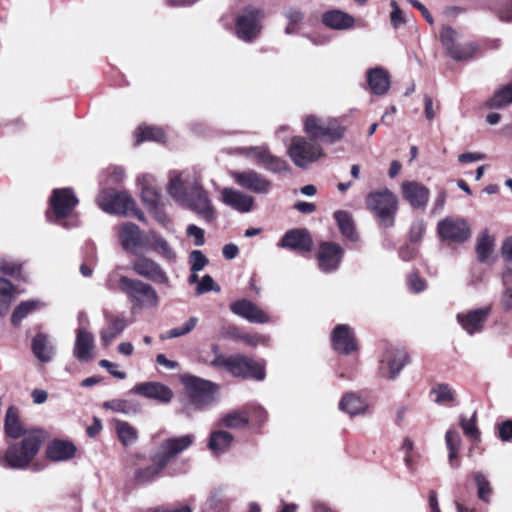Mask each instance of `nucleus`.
Masks as SVG:
<instances>
[{
  "label": "nucleus",
  "mask_w": 512,
  "mask_h": 512,
  "mask_svg": "<svg viewBox=\"0 0 512 512\" xmlns=\"http://www.w3.org/2000/svg\"><path fill=\"white\" fill-rule=\"evenodd\" d=\"M304 130L310 140L296 136L292 138L288 147L289 157L300 168L307 167L324 155L321 146L312 141L321 140L334 143L340 140L345 133V127L341 126L336 119L326 120L314 115L305 119Z\"/></svg>",
  "instance_id": "f257e3e1"
},
{
  "label": "nucleus",
  "mask_w": 512,
  "mask_h": 512,
  "mask_svg": "<svg viewBox=\"0 0 512 512\" xmlns=\"http://www.w3.org/2000/svg\"><path fill=\"white\" fill-rule=\"evenodd\" d=\"M167 191L177 203L189 208L207 223L215 219V208L196 173L171 171Z\"/></svg>",
  "instance_id": "f03ea898"
},
{
  "label": "nucleus",
  "mask_w": 512,
  "mask_h": 512,
  "mask_svg": "<svg viewBox=\"0 0 512 512\" xmlns=\"http://www.w3.org/2000/svg\"><path fill=\"white\" fill-rule=\"evenodd\" d=\"M194 440V435L186 434L162 441L157 450L150 455L151 465L136 470L135 481L139 484H147L157 479L172 459L187 450Z\"/></svg>",
  "instance_id": "7ed1b4c3"
},
{
  "label": "nucleus",
  "mask_w": 512,
  "mask_h": 512,
  "mask_svg": "<svg viewBox=\"0 0 512 512\" xmlns=\"http://www.w3.org/2000/svg\"><path fill=\"white\" fill-rule=\"evenodd\" d=\"M42 430H30L24 433L20 443L11 444L0 454V465L5 468L25 470L38 453L44 440Z\"/></svg>",
  "instance_id": "20e7f679"
},
{
  "label": "nucleus",
  "mask_w": 512,
  "mask_h": 512,
  "mask_svg": "<svg viewBox=\"0 0 512 512\" xmlns=\"http://www.w3.org/2000/svg\"><path fill=\"white\" fill-rule=\"evenodd\" d=\"M119 289L127 296L133 312L143 309H154L159 305L160 298L155 288L142 280L121 276Z\"/></svg>",
  "instance_id": "39448f33"
},
{
  "label": "nucleus",
  "mask_w": 512,
  "mask_h": 512,
  "mask_svg": "<svg viewBox=\"0 0 512 512\" xmlns=\"http://www.w3.org/2000/svg\"><path fill=\"white\" fill-rule=\"evenodd\" d=\"M366 205L381 226L390 228L394 225L398 210V198L388 188L368 193Z\"/></svg>",
  "instance_id": "423d86ee"
},
{
  "label": "nucleus",
  "mask_w": 512,
  "mask_h": 512,
  "mask_svg": "<svg viewBox=\"0 0 512 512\" xmlns=\"http://www.w3.org/2000/svg\"><path fill=\"white\" fill-rule=\"evenodd\" d=\"M96 202L106 213L133 215L141 221L145 220L144 214L137 209L135 201L126 192L102 190L97 196Z\"/></svg>",
  "instance_id": "0eeeda50"
},
{
  "label": "nucleus",
  "mask_w": 512,
  "mask_h": 512,
  "mask_svg": "<svg viewBox=\"0 0 512 512\" xmlns=\"http://www.w3.org/2000/svg\"><path fill=\"white\" fill-rule=\"evenodd\" d=\"M182 383L187 390L190 404L196 410H202L216 402L218 386L213 382L193 375H184Z\"/></svg>",
  "instance_id": "6e6552de"
},
{
  "label": "nucleus",
  "mask_w": 512,
  "mask_h": 512,
  "mask_svg": "<svg viewBox=\"0 0 512 512\" xmlns=\"http://www.w3.org/2000/svg\"><path fill=\"white\" fill-rule=\"evenodd\" d=\"M264 11L259 8L248 6L236 17L235 32L237 37L245 42H252L261 33V22L264 19Z\"/></svg>",
  "instance_id": "1a4fd4ad"
},
{
  "label": "nucleus",
  "mask_w": 512,
  "mask_h": 512,
  "mask_svg": "<svg viewBox=\"0 0 512 512\" xmlns=\"http://www.w3.org/2000/svg\"><path fill=\"white\" fill-rule=\"evenodd\" d=\"M239 152L262 165L266 170L273 173L289 172L290 168L286 161L270 153L266 146H252L239 148Z\"/></svg>",
  "instance_id": "9d476101"
},
{
  "label": "nucleus",
  "mask_w": 512,
  "mask_h": 512,
  "mask_svg": "<svg viewBox=\"0 0 512 512\" xmlns=\"http://www.w3.org/2000/svg\"><path fill=\"white\" fill-rule=\"evenodd\" d=\"M407 361L408 355L404 349L389 347L380 360L379 373L384 378L395 379Z\"/></svg>",
  "instance_id": "9b49d317"
},
{
  "label": "nucleus",
  "mask_w": 512,
  "mask_h": 512,
  "mask_svg": "<svg viewBox=\"0 0 512 512\" xmlns=\"http://www.w3.org/2000/svg\"><path fill=\"white\" fill-rule=\"evenodd\" d=\"M230 175L240 187L253 193L267 194L271 190V182L255 170L231 171Z\"/></svg>",
  "instance_id": "f8f14e48"
},
{
  "label": "nucleus",
  "mask_w": 512,
  "mask_h": 512,
  "mask_svg": "<svg viewBox=\"0 0 512 512\" xmlns=\"http://www.w3.org/2000/svg\"><path fill=\"white\" fill-rule=\"evenodd\" d=\"M437 231L441 238L457 243L466 241L470 235V227L466 220L448 217L438 223Z\"/></svg>",
  "instance_id": "ddd939ff"
},
{
  "label": "nucleus",
  "mask_w": 512,
  "mask_h": 512,
  "mask_svg": "<svg viewBox=\"0 0 512 512\" xmlns=\"http://www.w3.org/2000/svg\"><path fill=\"white\" fill-rule=\"evenodd\" d=\"M78 204V199L70 188L54 189L50 205L55 218L60 221L67 218Z\"/></svg>",
  "instance_id": "4468645a"
},
{
  "label": "nucleus",
  "mask_w": 512,
  "mask_h": 512,
  "mask_svg": "<svg viewBox=\"0 0 512 512\" xmlns=\"http://www.w3.org/2000/svg\"><path fill=\"white\" fill-rule=\"evenodd\" d=\"M133 271L156 284L169 286V277L162 267L146 256H138L132 263Z\"/></svg>",
  "instance_id": "2eb2a0df"
},
{
  "label": "nucleus",
  "mask_w": 512,
  "mask_h": 512,
  "mask_svg": "<svg viewBox=\"0 0 512 512\" xmlns=\"http://www.w3.org/2000/svg\"><path fill=\"white\" fill-rule=\"evenodd\" d=\"M490 313L491 307L486 306L458 313L456 319L466 333L474 335L483 331Z\"/></svg>",
  "instance_id": "dca6fc26"
},
{
  "label": "nucleus",
  "mask_w": 512,
  "mask_h": 512,
  "mask_svg": "<svg viewBox=\"0 0 512 512\" xmlns=\"http://www.w3.org/2000/svg\"><path fill=\"white\" fill-rule=\"evenodd\" d=\"M228 371L234 376L253 378L259 381L265 378L263 366L243 355L230 356Z\"/></svg>",
  "instance_id": "f3484780"
},
{
  "label": "nucleus",
  "mask_w": 512,
  "mask_h": 512,
  "mask_svg": "<svg viewBox=\"0 0 512 512\" xmlns=\"http://www.w3.org/2000/svg\"><path fill=\"white\" fill-rule=\"evenodd\" d=\"M401 191L403 199L413 209L425 210L430 198V191L426 186L416 181H404Z\"/></svg>",
  "instance_id": "a211bd4d"
},
{
  "label": "nucleus",
  "mask_w": 512,
  "mask_h": 512,
  "mask_svg": "<svg viewBox=\"0 0 512 512\" xmlns=\"http://www.w3.org/2000/svg\"><path fill=\"white\" fill-rule=\"evenodd\" d=\"M118 236L123 249L132 254H136L147 243L139 227L131 222L120 226Z\"/></svg>",
  "instance_id": "6ab92c4d"
},
{
  "label": "nucleus",
  "mask_w": 512,
  "mask_h": 512,
  "mask_svg": "<svg viewBox=\"0 0 512 512\" xmlns=\"http://www.w3.org/2000/svg\"><path fill=\"white\" fill-rule=\"evenodd\" d=\"M277 245L297 252H308L313 247V241L306 229H292L283 235Z\"/></svg>",
  "instance_id": "aec40b11"
},
{
  "label": "nucleus",
  "mask_w": 512,
  "mask_h": 512,
  "mask_svg": "<svg viewBox=\"0 0 512 512\" xmlns=\"http://www.w3.org/2000/svg\"><path fill=\"white\" fill-rule=\"evenodd\" d=\"M230 310L251 323L264 324L270 321V317L263 310L247 299L231 303Z\"/></svg>",
  "instance_id": "412c9836"
},
{
  "label": "nucleus",
  "mask_w": 512,
  "mask_h": 512,
  "mask_svg": "<svg viewBox=\"0 0 512 512\" xmlns=\"http://www.w3.org/2000/svg\"><path fill=\"white\" fill-rule=\"evenodd\" d=\"M132 392L161 403H169L173 398V391L160 382H144L135 385Z\"/></svg>",
  "instance_id": "4be33fe9"
},
{
  "label": "nucleus",
  "mask_w": 512,
  "mask_h": 512,
  "mask_svg": "<svg viewBox=\"0 0 512 512\" xmlns=\"http://www.w3.org/2000/svg\"><path fill=\"white\" fill-rule=\"evenodd\" d=\"M222 202L240 213H248L254 205V198L242 191L225 187L221 191Z\"/></svg>",
  "instance_id": "5701e85b"
},
{
  "label": "nucleus",
  "mask_w": 512,
  "mask_h": 512,
  "mask_svg": "<svg viewBox=\"0 0 512 512\" xmlns=\"http://www.w3.org/2000/svg\"><path fill=\"white\" fill-rule=\"evenodd\" d=\"M343 256V249L335 243H323L318 253L319 267L324 272L338 268Z\"/></svg>",
  "instance_id": "b1692460"
},
{
  "label": "nucleus",
  "mask_w": 512,
  "mask_h": 512,
  "mask_svg": "<svg viewBox=\"0 0 512 512\" xmlns=\"http://www.w3.org/2000/svg\"><path fill=\"white\" fill-rule=\"evenodd\" d=\"M333 348L341 353L349 354L356 349L355 336L348 325H337L332 333Z\"/></svg>",
  "instance_id": "393cba45"
},
{
  "label": "nucleus",
  "mask_w": 512,
  "mask_h": 512,
  "mask_svg": "<svg viewBox=\"0 0 512 512\" xmlns=\"http://www.w3.org/2000/svg\"><path fill=\"white\" fill-rule=\"evenodd\" d=\"M94 349V336L85 328H78L76 331V339L73 349V355L82 362L92 359V351Z\"/></svg>",
  "instance_id": "a878e982"
},
{
  "label": "nucleus",
  "mask_w": 512,
  "mask_h": 512,
  "mask_svg": "<svg viewBox=\"0 0 512 512\" xmlns=\"http://www.w3.org/2000/svg\"><path fill=\"white\" fill-rule=\"evenodd\" d=\"M370 91L375 95H384L390 88L389 72L383 67H374L366 72Z\"/></svg>",
  "instance_id": "bb28decb"
},
{
  "label": "nucleus",
  "mask_w": 512,
  "mask_h": 512,
  "mask_svg": "<svg viewBox=\"0 0 512 512\" xmlns=\"http://www.w3.org/2000/svg\"><path fill=\"white\" fill-rule=\"evenodd\" d=\"M107 324L100 331V340L103 346L108 347L113 340L120 335L127 327V320L124 316H107Z\"/></svg>",
  "instance_id": "cd10ccee"
},
{
  "label": "nucleus",
  "mask_w": 512,
  "mask_h": 512,
  "mask_svg": "<svg viewBox=\"0 0 512 512\" xmlns=\"http://www.w3.org/2000/svg\"><path fill=\"white\" fill-rule=\"evenodd\" d=\"M322 22L333 30H347L354 26L355 19L352 15L341 10H330L323 14Z\"/></svg>",
  "instance_id": "c85d7f7f"
},
{
  "label": "nucleus",
  "mask_w": 512,
  "mask_h": 512,
  "mask_svg": "<svg viewBox=\"0 0 512 512\" xmlns=\"http://www.w3.org/2000/svg\"><path fill=\"white\" fill-rule=\"evenodd\" d=\"M138 183L141 186V196L143 203L150 209L156 210L160 202V194L152 185L153 177L151 175H142L138 177Z\"/></svg>",
  "instance_id": "c756f323"
},
{
  "label": "nucleus",
  "mask_w": 512,
  "mask_h": 512,
  "mask_svg": "<svg viewBox=\"0 0 512 512\" xmlns=\"http://www.w3.org/2000/svg\"><path fill=\"white\" fill-rule=\"evenodd\" d=\"M32 351L41 362H50L55 354V347L48 336L38 333L32 340Z\"/></svg>",
  "instance_id": "7c9ffc66"
},
{
  "label": "nucleus",
  "mask_w": 512,
  "mask_h": 512,
  "mask_svg": "<svg viewBox=\"0 0 512 512\" xmlns=\"http://www.w3.org/2000/svg\"><path fill=\"white\" fill-rule=\"evenodd\" d=\"M76 452L75 446L63 440H54L46 449V455L53 461H65L74 456Z\"/></svg>",
  "instance_id": "2f4dec72"
},
{
  "label": "nucleus",
  "mask_w": 512,
  "mask_h": 512,
  "mask_svg": "<svg viewBox=\"0 0 512 512\" xmlns=\"http://www.w3.org/2000/svg\"><path fill=\"white\" fill-rule=\"evenodd\" d=\"M234 440L233 435L230 432L217 430L210 434L208 441V448L214 455H221L226 453Z\"/></svg>",
  "instance_id": "473e14b6"
},
{
  "label": "nucleus",
  "mask_w": 512,
  "mask_h": 512,
  "mask_svg": "<svg viewBox=\"0 0 512 512\" xmlns=\"http://www.w3.org/2000/svg\"><path fill=\"white\" fill-rule=\"evenodd\" d=\"M339 409L350 416H356L365 413L367 404L360 396L349 392L341 398Z\"/></svg>",
  "instance_id": "72a5a7b5"
},
{
  "label": "nucleus",
  "mask_w": 512,
  "mask_h": 512,
  "mask_svg": "<svg viewBox=\"0 0 512 512\" xmlns=\"http://www.w3.org/2000/svg\"><path fill=\"white\" fill-rule=\"evenodd\" d=\"M146 242L150 245L153 251L159 254L162 258L167 261H175L176 252L169 243L156 232L151 231L146 237Z\"/></svg>",
  "instance_id": "f704fd0d"
},
{
  "label": "nucleus",
  "mask_w": 512,
  "mask_h": 512,
  "mask_svg": "<svg viewBox=\"0 0 512 512\" xmlns=\"http://www.w3.org/2000/svg\"><path fill=\"white\" fill-rule=\"evenodd\" d=\"M28 431H23L22 425L18 418V412L15 407H9L5 415V433L8 437L17 439Z\"/></svg>",
  "instance_id": "c9c22d12"
},
{
  "label": "nucleus",
  "mask_w": 512,
  "mask_h": 512,
  "mask_svg": "<svg viewBox=\"0 0 512 512\" xmlns=\"http://www.w3.org/2000/svg\"><path fill=\"white\" fill-rule=\"evenodd\" d=\"M495 239L488 230H484L477 237L476 253L480 262H486L494 251Z\"/></svg>",
  "instance_id": "e433bc0d"
},
{
  "label": "nucleus",
  "mask_w": 512,
  "mask_h": 512,
  "mask_svg": "<svg viewBox=\"0 0 512 512\" xmlns=\"http://www.w3.org/2000/svg\"><path fill=\"white\" fill-rule=\"evenodd\" d=\"M334 218L342 235L351 241H356L358 236L355 231L352 216L348 212L340 210L335 212Z\"/></svg>",
  "instance_id": "4c0bfd02"
},
{
  "label": "nucleus",
  "mask_w": 512,
  "mask_h": 512,
  "mask_svg": "<svg viewBox=\"0 0 512 512\" xmlns=\"http://www.w3.org/2000/svg\"><path fill=\"white\" fill-rule=\"evenodd\" d=\"M249 423V415L246 409L234 410L225 414L219 424L228 428H242Z\"/></svg>",
  "instance_id": "58836bf2"
},
{
  "label": "nucleus",
  "mask_w": 512,
  "mask_h": 512,
  "mask_svg": "<svg viewBox=\"0 0 512 512\" xmlns=\"http://www.w3.org/2000/svg\"><path fill=\"white\" fill-rule=\"evenodd\" d=\"M115 429L120 442L124 446L133 445L138 439V432L135 427L125 421H116Z\"/></svg>",
  "instance_id": "ea45409f"
},
{
  "label": "nucleus",
  "mask_w": 512,
  "mask_h": 512,
  "mask_svg": "<svg viewBox=\"0 0 512 512\" xmlns=\"http://www.w3.org/2000/svg\"><path fill=\"white\" fill-rule=\"evenodd\" d=\"M283 16L288 21V24L285 28V33L290 35L297 32L299 25L304 20L305 14L298 7H288L283 11Z\"/></svg>",
  "instance_id": "a19ab883"
},
{
  "label": "nucleus",
  "mask_w": 512,
  "mask_h": 512,
  "mask_svg": "<svg viewBox=\"0 0 512 512\" xmlns=\"http://www.w3.org/2000/svg\"><path fill=\"white\" fill-rule=\"evenodd\" d=\"M13 298L12 284L8 280L0 278V315H5L8 312Z\"/></svg>",
  "instance_id": "79ce46f5"
},
{
  "label": "nucleus",
  "mask_w": 512,
  "mask_h": 512,
  "mask_svg": "<svg viewBox=\"0 0 512 512\" xmlns=\"http://www.w3.org/2000/svg\"><path fill=\"white\" fill-rule=\"evenodd\" d=\"M39 301H24L21 302L13 311L11 321L14 325H19L24 318H26L32 311L40 306Z\"/></svg>",
  "instance_id": "37998d69"
},
{
  "label": "nucleus",
  "mask_w": 512,
  "mask_h": 512,
  "mask_svg": "<svg viewBox=\"0 0 512 512\" xmlns=\"http://www.w3.org/2000/svg\"><path fill=\"white\" fill-rule=\"evenodd\" d=\"M512 103V82L498 90L488 101L490 108H502Z\"/></svg>",
  "instance_id": "c03bdc74"
},
{
  "label": "nucleus",
  "mask_w": 512,
  "mask_h": 512,
  "mask_svg": "<svg viewBox=\"0 0 512 512\" xmlns=\"http://www.w3.org/2000/svg\"><path fill=\"white\" fill-rule=\"evenodd\" d=\"M477 50L478 46L474 42L458 44L451 50L449 56L456 61L469 60L474 56Z\"/></svg>",
  "instance_id": "a18cd8bd"
},
{
  "label": "nucleus",
  "mask_w": 512,
  "mask_h": 512,
  "mask_svg": "<svg viewBox=\"0 0 512 512\" xmlns=\"http://www.w3.org/2000/svg\"><path fill=\"white\" fill-rule=\"evenodd\" d=\"M440 39L443 47L449 55L451 50L459 44L458 40L460 39V35L450 26H443L440 33Z\"/></svg>",
  "instance_id": "49530a36"
},
{
  "label": "nucleus",
  "mask_w": 512,
  "mask_h": 512,
  "mask_svg": "<svg viewBox=\"0 0 512 512\" xmlns=\"http://www.w3.org/2000/svg\"><path fill=\"white\" fill-rule=\"evenodd\" d=\"M431 394L435 396L434 401L439 405H447L454 400V393L447 384L435 385L431 389Z\"/></svg>",
  "instance_id": "de8ad7c7"
},
{
  "label": "nucleus",
  "mask_w": 512,
  "mask_h": 512,
  "mask_svg": "<svg viewBox=\"0 0 512 512\" xmlns=\"http://www.w3.org/2000/svg\"><path fill=\"white\" fill-rule=\"evenodd\" d=\"M135 136H136V144H139L145 140L159 142L164 139L163 131L157 127H139Z\"/></svg>",
  "instance_id": "09e8293b"
},
{
  "label": "nucleus",
  "mask_w": 512,
  "mask_h": 512,
  "mask_svg": "<svg viewBox=\"0 0 512 512\" xmlns=\"http://www.w3.org/2000/svg\"><path fill=\"white\" fill-rule=\"evenodd\" d=\"M474 480L477 486L479 499H481L484 502H489L492 493L489 481L481 472H477L474 474Z\"/></svg>",
  "instance_id": "8fccbe9b"
},
{
  "label": "nucleus",
  "mask_w": 512,
  "mask_h": 512,
  "mask_svg": "<svg viewBox=\"0 0 512 512\" xmlns=\"http://www.w3.org/2000/svg\"><path fill=\"white\" fill-rule=\"evenodd\" d=\"M104 407L107 409H111L115 412H121L124 414L136 413L137 407L127 400L114 399L111 401H107L104 403Z\"/></svg>",
  "instance_id": "3c124183"
},
{
  "label": "nucleus",
  "mask_w": 512,
  "mask_h": 512,
  "mask_svg": "<svg viewBox=\"0 0 512 512\" xmlns=\"http://www.w3.org/2000/svg\"><path fill=\"white\" fill-rule=\"evenodd\" d=\"M197 323H198V318L192 316L182 326L175 327V328L167 331L166 335L163 336V338L166 339V338H176V337L184 336V335L190 333L196 327Z\"/></svg>",
  "instance_id": "603ef678"
},
{
  "label": "nucleus",
  "mask_w": 512,
  "mask_h": 512,
  "mask_svg": "<svg viewBox=\"0 0 512 512\" xmlns=\"http://www.w3.org/2000/svg\"><path fill=\"white\" fill-rule=\"evenodd\" d=\"M209 260L200 250H193L189 255L192 272H199L208 264Z\"/></svg>",
  "instance_id": "864d4df0"
},
{
  "label": "nucleus",
  "mask_w": 512,
  "mask_h": 512,
  "mask_svg": "<svg viewBox=\"0 0 512 512\" xmlns=\"http://www.w3.org/2000/svg\"><path fill=\"white\" fill-rule=\"evenodd\" d=\"M461 427L466 436L473 440L479 438V430L476 426V413L473 414L471 419L461 418Z\"/></svg>",
  "instance_id": "5fc2aeb1"
},
{
  "label": "nucleus",
  "mask_w": 512,
  "mask_h": 512,
  "mask_svg": "<svg viewBox=\"0 0 512 512\" xmlns=\"http://www.w3.org/2000/svg\"><path fill=\"white\" fill-rule=\"evenodd\" d=\"M246 410L253 425L262 426L267 421V412L262 407L251 406Z\"/></svg>",
  "instance_id": "6e6d98bb"
},
{
  "label": "nucleus",
  "mask_w": 512,
  "mask_h": 512,
  "mask_svg": "<svg viewBox=\"0 0 512 512\" xmlns=\"http://www.w3.org/2000/svg\"><path fill=\"white\" fill-rule=\"evenodd\" d=\"M209 291H220V286L215 283L210 275H205L196 287V294L201 295Z\"/></svg>",
  "instance_id": "4d7b16f0"
},
{
  "label": "nucleus",
  "mask_w": 512,
  "mask_h": 512,
  "mask_svg": "<svg viewBox=\"0 0 512 512\" xmlns=\"http://www.w3.org/2000/svg\"><path fill=\"white\" fill-rule=\"evenodd\" d=\"M240 341L249 345V346H257L259 344H264L267 341V337L258 334H237L236 336Z\"/></svg>",
  "instance_id": "13d9d810"
},
{
  "label": "nucleus",
  "mask_w": 512,
  "mask_h": 512,
  "mask_svg": "<svg viewBox=\"0 0 512 512\" xmlns=\"http://www.w3.org/2000/svg\"><path fill=\"white\" fill-rule=\"evenodd\" d=\"M187 235L194 238L196 246H202L205 242L204 230L194 224L187 227Z\"/></svg>",
  "instance_id": "bf43d9fd"
},
{
  "label": "nucleus",
  "mask_w": 512,
  "mask_h": 512,
  "mask_svg": "<svg viewBox=\"0 0 512 512\" xmlns=\"http://www.w3.org/2000/svg\"><path fill=\"white\" fill-rule=\"evenodd\" d=\"M0 269L4 274L11 275L15 278L21 277V265L3 260Z\"/></svg>",
  "instance_id": "052dcab7"
},
{
  "label": "nucleus",
  "mask_w": 512,
  "mask_h": 512,
  "mask_svg": "<svg viewBox=\"0 0 512 512\" xmlns=\"http://www.w3.org/2000/svg\"><path fill=\"white\" fill-rule=\"evenodd\" d=\"M212 350L213 352L215 353V357L214 359L210 362V364L212 366H215V367H224L226 368L227 370L229 369V361H230V357H225L224 355L222 354H219L218 351H219V346L217 344H213L212 345Z\"/></svg>",
  "instance_id": "680f3d73"
},
{
  "label": "nucleus",
  "mask_w": 512,
  "mask_h": 512,
  "mask_svg": "<svg viewBox=\"0 0 512 512\" xmlns=\"http://www.w3.org/2000/svg\"><path fill=\"white\" fill-rule=\"evenodd\" d=\"M391 7L393 8L391 12V23L394 28H398L405 23V19L396 1L391 2Z\"/></svg>",
  "instance_id": "e2e57ef3"
},
{
  "label": "nucleus",
  "mask_w": 512,
  "mask_h": 512,
  "mask_svg": "<svg viewBox=\"0 0 512 512\" xmlns=\"http://www.w3.org/2000/svg\"><path fill=\"white\" fill-rule=\"evenodd\" d=\"M498 436L504 442L512 439V420H506L498 426Z\"/></svg>",
  "instance_id": "0e129e2a"
},
{
  "label": "nucleus",
  "mask_w": 512,
  "mask_h": 512,
  "mask_svg": "<svg viewBox=\"0 0 512 512\" xmlns=\"http://www.w3.org/2000/svg\"><path fill=\"white\" fill-rule=\"evenodd\" d=\"M409 289L414 292H421L425 289V282L417 274L413 273L409 275L407 280Z\"/></svg>",
  "instance_id": "69168bd1"
},
{
  "label": "nucleus",
  "mask_w": 512,
  "mask_h": 512,
  "mask_svg": "<svg viewBox=\"0 0 512 512\" xmlns=\"http://www.w3.org/2000/svg\"><path fill=\"white\" fill-rule=\"evenodd\" d=\"M445 440L448 450H458L460 445V438L456 431L448 430L445 435Z\"/></svg>",
  "instance_id": "338daca9"
},
{
  "label": "nucleus",
  "mask_w": 512,
  "mask_h": 512,
  "mask_svg": "<svg viewBox=\"0 0 512 512\" xmlns=\"http://www.w3.org/2000/svg\"><path fill=\"white\" fill-rule=\"evenodd\" d=\"M497 13L501 21L512 22V0H508L506 6L498 10Z\"/></svg>",
  "instance_id": "774afa93"
}]
</instances>
